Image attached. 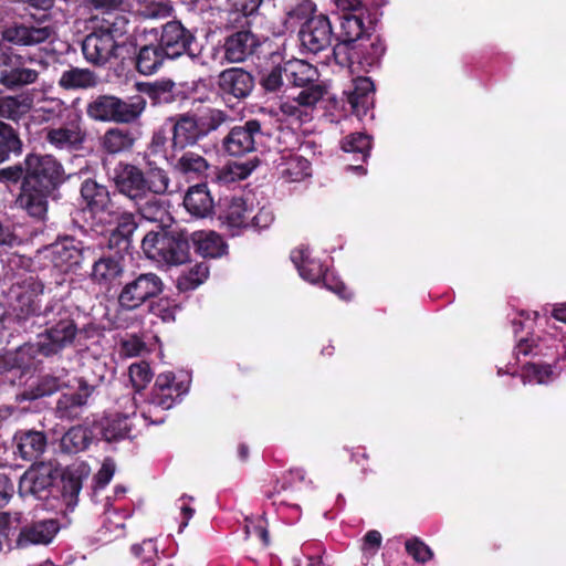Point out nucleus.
Returning a JSON list of instances; mask_svg holds the SVG:
<instances>
[{"instance_id": "23", "label": "nucleus", "mask_w": 566, "mask_h": 566, "mask_svg": "<svg viewBox=\"0 0 566 566\" xmlns=\"http://www.w3.org/2000/svg\"><path fill=\"white\" fill-rule=\"evenodd\" d=\"M120 49L122 46L95 28L82 42V53L85 60L95 66H106L113 60H117Z\"/></svg>"}, {"instance_id": "42", "label": "nucleus", "mask_w": 566, "mask_h": 566, "mask_svg": "<svg viewBox=\"0 0 566 566\" xmlns=\"http://www.w3.org/2000/svg\"><path fill=\"white\" fill-rule=\"evenodd\" d=\"M93 440V431L84 426L71 427L61 438L60 448L63 453L76 454L86 450Z\"/></svg>"}, {"instance_id": "37", "label": "nucleus", "mask_w": 566, "mask_h": 566, "mask_svg": "<svg viewBox=\"0 0 566 566\" xmlns=\"http://www.w3.org/2000/svg\"><path fill=\"white\" fill-rule=\"evenodd\" d=\"M136 143L135 134L128 128L112 127L101 137V147L108 155L130 151Z\"/></svg>"}, {"instance_id": "60", "label": "nucleus", "mask_w": 566, "mask_h": 566, "mask_svg": "<svg viewBox=\"0 0 566 566\" xmlns=\"http://www.w3.org/2000/svg\"><path fill=\"white\" fill-rule=\"evenodd\" d=\"M279 108L285 117L295 119L298 124L307 123L312 119L311 113L303 108L294 97L282 102Z\"/></svg>"}, {"instance_id": "62", "label": "nucleus", "mask_w": 566, "mask_h": 566, "mask_svg": "<svg viewBox=\"0 0 566 566\" xmlns=\"http://www.w3.org/2000/svg\"><path fill=\"white\" fill-rule=\"evenodd\" d=\"M323 285L331 292L338 295L342 300L348 301L352 298V292L337 276L331 273L328 270L321 279Z\"/></svg>"}, {"instance_id": "34", "label": "nucleus", "mask_w": 566, "mask_h": 566, "mask_svg": "<svg viewBox=\"0 0 566 566\" xmlns=\"http://www.w3.org/2000/svg\"><path fill=\"white\" fill-rule=\"evenodd\" d=\"M138 228L136 214L124 211L116 217V227L108 237L107 247L109 250L118 249L126 252L132 243V237Z\"/></svg>"}, {"instance_id": "40", "label": "nucleus", "mask_w": 566, "mask_h": 566, "mask_svg": "<svg viewBox=\"0 0 566 566\" xmlns=\"http://www.w3.org/2000/svg\"><path fill=\"white\" fill-rule=\"evenodd\" d=\"M33 99L29 94L0 95V119L18 123L32 108Z\"/></svg>"}, {"instance_id": "18", "label": "nucleus", "mask_w": 566, "mask_h": 566, "mask_svg": "<svg viewBox=\"0 0 566 566\" xmlns=\"http://www.w3.org/2000/svg\"><path fill=\"white\" fill-rule=\"evenodd\" d=\"M80 200L82 210L93 218L115 216V203L109 188L94 178H86L81 182Z\"/></svg>"}, {"instance_id": "52", "label": "nucleus", "mask_w": 566, "mask_h": 566, "mask_svg": "<svg viewBox=\"0 0 566 566\" xmlns=\"http://www.w3.org/2000/svg\"><path fill=\"white\" fill-rule=\"evenodd\" d=\"M209 276V269L203 263H198L187 273L180 275L177 280V289L180 292H188L197 289Z\"/></svg>"}, {"instance_id": "21", "label": "nucleus", "mask_w": 566, "mask_h": 566, "mask_svg": "<svg viewBox=\"0 0 566 566\" xmlns=\"http://www.w3.org/2000/svg\"><path fill=\"white\" fill-rule=\"evenodd\" d=\"M188 390L189 384L177 381L172 371L161 373L155 379L147 402L163 410H168L180 402Z\"/></svg>"}, {"instance_id": "45", "label": "nucleus", "mask_w": 566, "mask_h": 566, "mask_svg": "<svg viewBox=\"0 0 566 566\" xmlns=\"http://www.w3.org/2000/svg\"><path fill=\"white\" fill-rule=\"evenodd\" d=\"M277 170L285 181L296 182L311 175V163L300 155L282 156Z\"/></svg>"}, {"instance_id": "30", "label": "nucleus", "mask_w": 566, "mask_h": 566, "mask_svg": "<svg viewBox=\"0 0 566 566\" xmlns=\"http://www.w3.org/2000/svg\"><path fill=\"white\" fill-rule=\"evenodd\" d=\"M185 209L195 218L212 217L216 203L207 182L190 186L184 197Z\"/></svg>"}, {"instance_id": "11", "label": "nucleus", "mask_w": 566, "mask_h": 566, "mask_svg": "<svg viewBox=\"0 0 566 566\" xmlns=\"http://www.w3.org/2000/svg\"><path fill=\"white\" fill-rule=\"evenodd\" d=\"M217 95L227 104L248 99L255 87L254 74L241 66L222 70L216 78Z\"/></svg>"}, {"instance_id": "54", "label": "nucleus", "mask_w": 566, "mask_h": 566, "mask_svg": "<svg viewBox=\"0 0 566 566\" xmlns=\"http://www.w3.org/2000/svg\"><path fill=\"white\" fill-rule=\"evenodd\" d=\"M148 312L159 317L165 323L175 322L176 311L179 305L175 304L168 297H157L147 304Z\"/></svg>"}, {"instance_id": "2", "label": "nucleus", "mask_w": 566, "mask_h": 566, "mask_svg": "<svg viewBox=\"0 0 566 566\" xmlns=\"http://www.w3.org/2000/svg\"><path fill=\"white\" fill-rule=\"evenodd\" d=\"M80 310L54 301L46 305L45 328L36 333V342L25 344L20 352L30 355H41L45 358L60 355L64 349L76 346L78 338Z\"/></svg>"}, {"instance_id": "29", "label": "nucleus", "mask_w": 566, "mask_h": 566, "mask_svg": "<svg viewBox=\"0 0 566 566\" xmlns=\"http://www.w3.org/2000/svg\"><path fill=\"white\" fill-rule=\"evenodd\" d=\"M174 171L185 178H201L207 177L210 169L208 160L198 153L191 150L172 151L167 156Z\"/></svg>"}, {"instance_id": "50", "label": "nucleus", "mask_w": 566, "mask_h": 566, "mask_svg": "<svg viewBox=\"0 0 566 566\" xmlns=\"http://www.w3.org/2000/svg\"><path fill=\"white\" fill-rule=\"evenodd\" d=\"M148 150L153 155H165L166 158L172 153V132L171 126L167 125V119L153 132Z\"/></svg>"}, {"instance_id": "13", "label": "nucleus", "mask_w": 566, "mask_h": 566, "mask_svg": "<svg viewBox=\"0 0 566 566\" xmlns=\"http://www.w3.org/2000/svg\"><path fill=\"white\" fill-rule=\"evenodd\" d=\"M102 380L103 376L94 379L87 376L78 377L76 391L64 392L57 398L54 407L55 418L62 421L80 419L87 406L88 398L94 394Z\"/></svg>"}, {"instance_id": "25", "label": "nucleus", "mask_w": 566, "mask_h": 566, "mask_svg": "<svg viewBox=\"0 0 566 566\" xmlns=\"http://www.w3.org/2000/svg\"><path fill=\"white\" fill-rule=\"evenodd\" d=\"M125 269V252L118 249L104 252L92 264L91 280L99 286H109L122 277Z\"/></svg>"}, {"instance_id": "20", "label": "nucleus", "mask_w": 566, "mask_h": 566, "mask_svg": "<svg viewBox=\"0 0 566 566\" xmlns=\"http://www.w3.org/2000/svg\"><path fill=\"white\" fill-rule=\"evenodd\" d=\"M91 468L85 462L73 463L63 470L59 469L55 483V497L60 496L69 510H74L78 503V494L84 481L88 479Z\"/></svg>"}, {"instance_id": "17", "label": "nucleus", "mask_w": 566, "mask_h": 566, "mask_svg": "<svg viewBox=\"0 0 566 566\" xmlns=\"http://www.w3.org/2000/svg\"><path fill=\"white\" fill-rule=\"evenodd\" d=\"M49 250L53 266L64 273L76 272L93 255V250L90 247L69 237L51 244Z\"/></svg>"}, {"instance_id": "6", "label": "nucleus", "mask_w": 566, "mask_h": 566, "mask_svg": "<svg viewBox=\"0 0 566 566\" xmlns=\"http://www.w3.org/2000/svg\"><path fill=\"white\" fill-rule=\"evenodd\" d=\"M146 105L143 95L122 98L113 94H101L87 103L86 114L96 122L129 125L139 120Z\"/></svg>"}, {"instance_id": "43", "label": "nucleus", "mask_w": 566, "mask_h": 566, "mask_svg": "<svg viewBox=\"0 0 566 566\" xmlns=\"http://www.w3.org/2000/svg\"><path fill=\"white\" fill-rule=\"evenodd\" d=\"M220 207L224 206L220 218L224 219L228 226L232 228H248L250 223L248 221V206L247 201L242 197L232 196L226 197L223 202L220 201Z\"/></svg>"}, {"instance_id": "10", "label": "nucleus", "mask_w": 566, "mask_h": 566, "mask_svg": "<svg viewBox=\"0 0 566 566\" xmlns=\"http://www.w3.org/2000/svg\"><path fill=\"white\" fill-rule=\"evenodd\" d=\"M27 64L25 56L15 53L10 46L0 45V85L14 92L34 84L39 72Z\"/></svg>"}, {"instance_id": "28", "label": "nucleus", "mask_w": 566, "mask_h": 566, "mask_svg": "<svg viewBox=\"0 0 566 566\" xmlns=\"http://www.w3.org/2000/svg\"><path fill=\"white\" fill-rule=\"evenodd\" d=\"M129 17L119 10L102 11L101 17L95 18L93 28L109 36L115 43L124 48L129 33Z\"/></svg>"}, {"instance_id": "55", "label": "nucleus", "mask_w": 566, "mask_h": 566, "mask_svg": "<svg viewBox=\"0 0 566 566\" xmlns=\"http://www.w3.org/2000/svg\"><path fill=\"white\" fill-rule=\"evenodd\" d=\"M405 549L407 554L419 564H426L434 556L433 551L417 536H412L405 542Z\"/></svg>"}, {"instance_id": "47", "label": "nucleus", "mask_w": 566, "mask_h": 566, "mask_svg": "<svg viewBox=\"0 0 566 566\" xmlns=\"http://www.w3.org/2000/svg\"><path fill=\"white\" fill-rule=\"evenodd\" d=\"M45 140L57 149H72L83 142V137L77 128L59 127L46 129Z\"/></svg>"}, {"instance_id": "39", "label": "nucleus", "mask_w": 566, "mask_h": 566, "mask_svg": "<svg viewBox=\"0 0 566 566\" xmlns=\"http://www.w3.org/2000/svg\"><path fill=\"white\" fill-rule=\"evenodd\" d=\"M23 146L19 128L0 119V165L8 161L11 156L20 157Z\"/></svg>"}, {"instance_id": "33", "label": "nucleus", "mask_w": 566, "mask_h": 566, "mask_svg": "<svg viewBox=\"0 0 566 566\" xmlns=\"http://www.w3.org/2000/svg\"><path fill=\"white\" fill-rule=\"evenodd\" d=\"M49 27H33L13 24L2 31L3 40L18 45H34L46 41L51 36Z\"/></svg>"}, {"instance_id": "58", "label": "nucleus", "mask_w": 566, "mask_h": 566, "mask_svg": "<svg viewBox=\"0 0 566 566\" xmlns=\"http://www.w3.org/2000/svg\"><path fill=\"white\" fill-rule=\"evenodd\" d=\"M128 373L132 385L137 392L142 391L153 377L150 366L146 361L132 364Z\"/></svg>"}, {"instance_id": "49", "label": "nucleus", "mask_w": 566, "mask_h": 566, "mask_svg": "<svg viewBox=\"0 0 566 566\" xmlns=\"http://www.w3.org/2000/svg\"><path fill=\"white\" fill-rule=\"evenodd\" d=\"M134 206L140 218L157 222L163 220V216L166 213L164 201L157 198V195H146L139 201H134Z\"/></svg>"}, {"instance_id": "53", "label": "nucleus", "mask_w": 566, "mask_h": 566, "mask_svg": "<svg viewBox=\"0 0 566 566\" xmlns=\"http://www.w3.org/2000/svg\"><path fill=\"white\" fill-rule=\"evenodd\" d=\"M147 195H164L169 187V177L160 167H149L145 172Z\"/></svg>"}, {"instance_id": "56", "label": "nucleus", "mask_w": 566, "mask_h": 566, "mask_svg": "<svg viewBox=\"0 0 566 566\" xmlns=\"http://www.w3.org/2000/svg\"><path fill=\"white\" fill-rule=\"evenodd\" d=\"M284 65L277 64L261 72L260 86L265 93H275L283 86Z\"/></svg>"}, {"instance_id": "9", "label": "nucleus", "mask_w": 566, "mask_h": 566, "mask_svg": "<svg viewBox=\"0 0 566 566\" xmlns=\"http://www.w3.org/2000/svg\"><path fill=\"white\" fill-rule=\"evenodd\" d=\"M164 289V281L156 273L135 274L120 287L117 295L118 308L122 312H135L160 296Z\"/></svg>"}, {"instance_id": "22", "label": "nucleus", "mask_w": 566, "mask_h": 566, "mask_svg": "<svg viewBox=\"0 0 566 566\" xmlns=\"http://www.w3.org/2000/svg\"><path fill=\"white\" fill-rule=\"evenodd\" d=\"M112 180L118 193L132 202L147 195L145 171L136 165L119 161L114 168Z\"/></svg>"}, {"instance_id": "12", "label": "nucleus", "mask_w": 566, "mask_h": 566, "mask_svg": "<svg viewBox=\"0 0 566 566\" xmlns=\"http://www.w3.org/2000/svg\"><path fill=\"white\" fill-rule=\"evenodd\" d=\"M159 44L169 60L182 55L193 60L199 55L196 35L177 20L168 21L161 27Z\"/></svg>"}, {"instance_id": "61", "label": "nucleus", "mask_w": 566, "mask_h": 566, "mask_svg": "<svg viewBox=\"0 0 566 566\" xmlns=\"http://www.w3.org/2000/svg\"><path fill=\"white\" fill-rule=\"evenodd\" d=\"M244 533L247 537L252 535L259 537L264 546L270 544L268 523L261 516L254 520L245 518Z\"/></svg>"}, {"instance_id": "27", "label": "nucleus", "mask_w": 566, "mask_h": 566, "mask_svg": "<svg viewBox=\"0 0 566 566\" xmlns=\"http://www.w3.org/2000/svg\"><path fill=\"white\" fill-rule=\"evenodd\" d=\"M133 417L127 415H111L104 417L94 423V428L98 430L101 438L107 442H117L124 439H135L139 431L136 430Z\"/></svg>"}, {"instance_id": "41", "label": "nucleus", "mask_w": 566, "mask_h": 566, "mask_svg": "<svg viewBox=\"0 0 566 566\" xmlns=\"http://www.w3.org/2000/svg\"><path fill=\"white\" fill-rule=\"evenodd\" d=\"M286 80L294 86L304 87L317 83L318 71L303 60H293L284 63Z\"/></svg>"}, {"instance_id": "14", "label": "nucleus", "mask_w": 566, "mask_h": 566, "mask_svg": "<svg viewBox=\"0 0 566 566\" xmlns=\"http://www.w3.org/2000/svg\"><path fill=\"white\" fill-rule=\"evenodd\" d=\"M57 476L59 468L51 462L34 463L20 478L19 491L23 495H32L38 500L55 497Z\"/></svg>"}, {"instance_id": "16", "label": "nucleus", "mask_w": 566, "mask_h": 566, "mask_svg": "<svg viewBox=\"0 0 566 566\" xmlns=\"http://www.w3.org/2000/svg\"><path fill=\"white\" fill-rule=\"evenodd\" d=\"M385 51L386 46L380 36L370 33L355 42L354 45L348 46V50H346V55H348L347 62L335 60V63L352 70L357 65L359 71L369 72L370 69L380 64Z\"/></svg>"}, {"instance_id": "15", "label": "nucleus", "mask_w": 566, "mask_h": 566, "mask_svg": "<svg viewBox=\"0 0 566 566\" xmlns=\"http://www.w3.org/2000/svg\"><path fill=\"white\" fill-rule=\"evenodd\" d=\"M298 39L303 50L312 54H318L329 48L333 49V43L336 42V33L328 15L319 13L301 24Z\"/></svg>"}, {"instance_id": "36", "label": "nucleus", "mask_w": 566, "mask_h": 566, "mask_svg": "<svg viewBox=\"0 0 566 566\" xmlns=\"http://www.w3.org/2000/svg\"><path fill=\"white\" fill-rule=\"evenodd\" d=\"M98 84V76L90 69L73 65L62 71L57 85L64 91H80L93 88Z\"/></svg>"}, {"instance_id": "4", "label": "nucleus", "mask_w": 566, "mask_h": 566, "mask_svg": "<svg viewBox=\"0 0 566 566\" xmlns=\"http://www.w3.org/2000/svg\"><path fill=\"white\" fill-rule=\"evenodd\" d=\"M142 250L148 260L166 266H177L190 261L189 234L185 230L158 227L145 234Z\"/></svg>"}, {"instance_id": "44", "label": "nucleus", "mask_w": 566, "mask_h": 566, "mask_svg": "<svg viewBox=\"0 0 566 566\" xmlns=\"http://www.w3.org/2000/svg\"><path fill=\"white\" fill-rule=\"evenodd\" d=\"M167 55L160 44H148L142 46L135 56L136 70L144 75L156 73L163 65Z\"/></svg>"}, {"instance_id": "35", "label": "nucleus", "mask_w": 566, "mask_h": 566, "mask_svg": "<svg viewBox=\"0 0 566 566\" xmlns=\"http://www.w3.org/2000/svg\"><path fill=\"white\" fill-rule=\"evenodd\" d=\"M291 260L300 275L311 283H319L328 270L318 259L311 255V251L306 247L294 249L291 252Z\"/></svg>"}, {"instance_id": "63", "label": "nucleus", "mask_w": 566, "mask_h": 566, "mask_svg": "<svg viewBox=\"0 0 566 566\" xmlns=\"http://www.w3.org/2000/svg\"><path fill=\"white\" fill-rule=\"evenodd\" d=\"M525 371L538 384L548 382L554 375L553 366L549 364L528 363L525 366Z\"/></svg>"}, {"instance_id": "57", "label": "nucleus", "mask_w": 566, "mask_h": 566, "mask_svg": "<svg viewBox=\"0 0 566 566\" xmlns=\"http://www.w3.org/2000/svg\"><path fill=\"white\" fill-rule=\"evenodd\" d=\"M326 90L318 83L302 87V91L294 98L298 104L307 109H312L325 95Z\"/></svg>"}, {"instance_id": "8", "label": "nucleus", "mask_w": 566, "mask_h": 566, "mask_svg": "<svg viewBox=\"0 0 566 566\" xmlns=\"http://www.w3.org/2000/svg\"><path fill=\"white\" fill-rule=\"evenodd\" d=\"M272 135V128L265 120L250 118L229 130L222 139V148L229 156L243 157L260 148L270 147Z\"/></svg>"}, {"instance_id": "59", "label": "nucleus", "mask_w": 566, "mask_h": 566, "mask_svg": "<svg viewBox=\"0 0 566 566\" xmlns=\"http://www.w3.org/2000/svg\"><path fill=\"white\" fill-rule=\"evenodd\" d=\"M315 12L316 4L312 0H302L293 6L286 14L290 21L302 24L308 19L314 18L316 15Z\"/></svg>"}, {"instance_id": "7", "label": "nucleus", "mask_w": 566, "mask_h": 566, "mask_svg": "<svg viewBox=\"0 0 566 566\" xmlns=\"http://www.w3.org/2000/svg\"><path fill=\"white\" fill-rule=\"evenodd\" d=\"M381 17L379 3H373L371 8H358L356 13H343L339 18L340 31L336 33V43L333 46L334 60L347 62L348 46L374 33Z\"/></svg>"}, {"instance_id": "24", "label": "nucleus", "mask_w": 566, "mask_h": 566, "mask_svg": "<svg viewBox=\"0 0 566 566\" xmlns=\"http://www.w3.org/2000/svg\"><path fill=\"white\" fill-rule=\"evenodd\" d=\"M346 111L363 119L374 106L375 85L374 82L366 76H358L352 81L348 90L344 91Z\"/></svg>"}, {"instance_id": "51", "label": "nucleus", "mask_w": 566, "mask_h": 566, "mask_svg": "<svg viewBox=\"0 0 566 566\" xmlns=\"http://www.w3.org/2000/svg\"><path fill=\"white\" fill-rule=\"evenodd\" d=\"M64 386L63 381L52 375L42 376L35 386L24 391V398L35 400L57 392Z\"/></svg>"}, {"instance_id": "26", "label": "nucleus", "mask_w": 566, "mask_h": 566, "mask_svg": "<svg viewBox=\"0 0 566 566\" xmlns=\"http://www.w3.org/2000/svg\"><path fill=\"white\" fill-rule=\"evenodd\" d=\"M60 524L54 518L31 521L21 526L15 539L18 548H27L31 545L50 544L57 532Z\"/></svg>"}, {"instance_id": "19", "label": "nucleus", "mask_w": 566, "mask_h": 566, "mask_svg": "<svg viewBox=\"0 0 566 566\" xmlns=\"http://www.w3.org/2000/svg\"><path fill=\"white\" fill-rule=\"evenodd\" d=\"M261 48L260 38L249 27H241L223 38L222 59L229 64L244 63Z\"/></svg>"}, {"instance_id": "3", "label": "nucleus", "mask_w": 566, "mask_h": 566, "mask_svg": "<svg viewBox=\"0 0 566 566\" xmlns=\"http://www.w3.org/2000/svg\"><path fill=\"white\" fill-rule=\"evenodd\" d=\"M229 120L231 116L228 112L214 107L207 108L201 115L186 112L169 116L167 125L171 126L172 151L179 153L198 145Z\"/></svg>"}, {"instance_id": "32", "label": "nucleus", "mask_w": 566, "mask_h": 566, "mask_svg": "<svg viewBox=\"0 0 566 566\" xmlns=\"http://www.w3.org/2000/svg\"><path fill=\"white\" fill-rule=\"evenodd\" d=\"M138 95H146L154 106L169 105L178 101L181 93L177 84L170 80H158L155 82H137Z\"/></svg>"}, {"instance_id": "31", "label": "nucleus", "mask_w": 566, "mask_h": 566, "mask_svg": "<svg viewBox=\"0 0 566 566\" xmlns=\"http://www.w3.org/2000/svg\"><path fill=\"white\" fill-rule=\"evenodd\" d=\"M17 453L27 461H36L46 450L45 432L34 429H21L13 437Z\"/></svg>"}, {"instance_id": "64", "label": "nucleus", "mask_w": 566, "mask_h": 566, "mask_svg": "<svg viewBox=\"0 0 566 566\" xmlns=\"http://www.w3.org/2000/svg\"><path fill=\"white\" fill-rule=\"evenodd\" d=\"M115 473V464L111 459H106L101 469L94 476V483L96 489H104L112 480Z\"/></svg>"}, {"instance_id": "38", "label": "nucleus", "mask_w": 566, "mask_h": 566, "mask_svg": "<svg viewBox=\"0 0 566 566\" xmlns=\"http://www.w3.org/2000/svg\"><path fill=\"white\" fill-rule=\"evenodd\" d=\"M195 251L203 258H219L227 251L223 238L214 231H196L189 235Z\"/></svg>"}, {"instance_id": "1", "label": "nucleus", "mask_w": 566, "mask_h": 566, "mask_svg": "<svg viewBox=\"0 0 566 566\" xmlns=\"http://www.w3.org/2000/svg\"><path fill=\"white\" fill-rule=\"evenodd\" d=\"M67 179L55 156L35 150L27 153L21 161L0 168V184L8 188L19 185L17 205L39 221L45 219L49 201L60 198V189Z\"/></svg>"}, {"instance_id": "46", "label": "nucleus", "mask_w": 566, "mask_h": 566, "mask_svg": "<svg viewBox=\"0 0 566 566\" xmlns=\"http://www.w3.org/2000/svg\"><path fill=\"white\" fill-rule=\"evenodd\" d=\"M263 0H229L228 23L232 27H250L248 18L258 12Z\"/></svg>"}, {"instance_id": "5", "label": "nucleus", "mask_w": 566, "mask_h": 566, "mask_svg": "<svg viewBox=\"0 0 566 566\" xmlns=\"http://www.w3.org/2000/svg\"><path fill=\"white\" fill-rule=\"evenodd\" d=\"M43 291L44 284L33 276L10 289L14 321L24 332L35 333L45 324L46 306L42 310L40 300Z\"/></svg>"}, {"instance_id": "48", "label": "nucleus", "mask_w": 566, "mask_h": 566, "mask_svg": "<svg viewBox=\"0 0 566 566\" xmlns=\"http://www.w3.org/2000/svg\"><path fill=\"white\" fill-rule=\"evenodd\" d=\"M340 147L345 153L353 154L356 160L365 163L370 156L371 137L365 133H352L342 139Z\"/></svg>"}]
</instances>
